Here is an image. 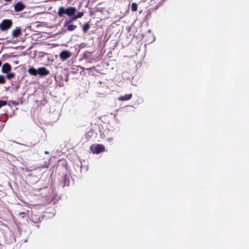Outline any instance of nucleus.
<instances>
[{
  "instance_id": "nucleus-1",
  "label": "nucleus",
  "mask_w": 249,
  "mask_h": 249,
  "mask_svg": "<svg viewBox=\"0 0 249 249\" xmlns=\"http://www.w3.org/2000/svg\"><path fill=\"white\" fill-rule=\"evenodd\" d=\"M76 12V9L74 7H70L67 9L63 6H61L59 8L57 15L59 17H61L65 14L69 17L73 16Z\"/></svg>"
},
{
  "instance_id": "nucleus-2",
  "label": "nucleus",
  "mask_w": 249,
  "mask_h": 249,
  "mask_svg": "<svg viewBox=\"0 0 249 249\" xmlns=\"http://www.w3.org/2000/svg\"><path fill=\"white\" fill-rule=\"evenodd\" d=\"M13 22L11 19H4L0 23V29L2 31H5L11 28Z\"/></svg>"
},
{
  "instance_id": "nucleus-3",
  "label": "nucleus",
  "mask_w": 249,
  "mask_h": 249,
  "mask_svg": "<svg viewBox=\"0 0 249 249\" xmlns=\"http://www.w3.org/2000/svg\"><path fill=\"white\" fill-rule=\"evenodd\" d=\"M90 149L93 154H99L102 152L105 151V147L103 144H98L95 145H91Z\"/></svg>"
},
{
  "instance_id": "nucleus-4",
  "label": "nucleus",
  "mask_w": 249,
  "mask_h": 249,
  "mask_svg": "<svg viewBox=\"0 0 249 249\" xmlns=\"http://www.w3.org/2000/svg\"><path fill=\"white\" fill-rule=\"evenodd\" d=\"M71 55V52L69 51H63L59 54V57L61 60L65 61L68 59Z\"/></svg>"
},
{
  "instance_id": "nucleus-5",
  "label": "nucleus",
  "mask_w": 249,
  "mask_h": 249,
  "mask_svg": "<svg viewBox=\"0 0 249 249\" xmlns=\"http://www.w3.org/2000/svg\"><path fill=\"white\" fill-rule=\"evenodd\" d=\"M50 71L45 67L39 68L37 69V74L41 76H46L49 74Z\"/></svg>"
},
{
  "instance_id": "nucleus-6",
  "label": "nucleus",
  "mask_w": 249,
  "mask_h": 249,
  "mask_svg": "<svg viewBox=\"0 0 249 249\" xmlns=\"http://www.w3.org/2000/svg\"><path fill=\"white\" fill-rule=\"evenodd\" d=\"M25 6L20 1H18L14 6V9L16 12L21 11L25 8Z\"/></svg>"
},
{
  "instance_id": "nucleus-7",
  "label": "nucleus",
  "mask_w": 249,
  "mask_h": 249,
  "mask_svg": "<svg viewBox=\"0 0 249 249\" xmlns=\"http://www.w3.org/2000/svg\"><path fill=\"white\" fill-rule=\"evenodd\" d=\"M12 69L11 66L8 63H4L1 68V71L4 73H7Z\"/></svg>"
},
{
  "instance_id": "nucleus-8",
  "label": "nucleus",
  "mask_w": 249,
  "mask_h": 249,
  "mask_svg": "<svg viewBox=\"0 0 249 249\" xmlns=\"http://www.w3.org/2000/svg\"><path fill=\"white\" fill-rule=\"evenodd\" d=\"M12 35L14 37H18L21 35V28L19 27H16L12 31Z\"/></svg>"
},
{
  "instance_id": "nucleus-9",
  "label": "nucleus",
  "mask_w": 249,
  "mask_h": 249,
  "mask_svg": "<svg viewBox=\"0 0 249 249\" xmlns=\"http://www.w3.org/2000/svg\"><path fill=\"white\" fill-rule=\"evenodd\" d=\"M132 96V94H126L124 96H121L118 97V100L119 101H128L130 100Z\"/></svg>"
},
{
  "instance_id": "nucleus-10",
  "label": "nucleus",
  "mask_w": 249,
  "mask_h": 249,
  "mask_svg": "<svg viewBox=\"0 0 249 249\" xmlns=\"http://www.w3.org/2000/svg\"><path fill=\"white\" fill-rule=\"evenodd\" d=\"M31 219L32 221L35 223H38L40 221V217L36 214H32L31 216Z\"/></svg>"
},
{
  "instance_id": "nucleus-11",
  "label": "nucleus",
  "mask_w": 249,
  "mask_h": 249,
  "mask_svg": "<svg viewBox=\"0 0 249 249\" xmlns=\"http://www.w3.org/2000/svg\"><path fill=\"white\" fill-rule=\"evenodd\" d=\"M28 71L29 73L32 75L36 76L37 74V70H36L33 67L29 68Z\"/></svg>"
},
{
  "instance_id": "nucleus-12",
  "label": "nucleus",
  "mask_w": 249,
  "mask_h": 249,
  "mask_svg": "<svg viewBox=\"0 0 249 249\" xmlns=\"http://www.w3.org/2000/svg\"><path fill=\"white\" fill-rule=\"evenodd\" d=\"M89 28H90V25H89V23L88 22L86 23L83 26V28H82L83 32L84 33H86L89 31Z\"/></svg>"
},
{
  "instance_id": "nucleus-13",
  "label": "nucleus",
  "mask_w": 249,
  "mask_h": 249,
  "mask_svg": "<svg viewBox=\"0 0 249 249\" xmlns=\"http://www.w3.org/2000/svg\"><path fill=\"white\" fill-rule=\"evenodd\" d=\"M138 4L136 2H132L131 5V10L132 12H136L138 9Z\"/></svg>"
},
{
  "instance_id": "nucleus-14",
  "label": "nucleus",
  "mask_w": 249,
  "mask_h": 249,
  "mask_svg": "<svg viewBox=\"0 0 249 249\" xmlns=\"http://www.w3.org/2000/svg\"><path fill=\"white\" fill-rule=\"evenodd\" d=\"M67 30L69 31H73L75 30L77 28V26L73 24H68L67 25Z\"/></svg>"
},
{
  "instance_id": "nucleus-15",
  "label": "nucleus",
  "mask_w": 249,
  "mask_h": 249,
  "mask_svg": "<svg viewBox=\"0 0 249 249\" xmlns=\"http://www.w3.org/2000/svg\"><path fill=\"white\" fill-rule=\"evenodd\" d=\"M76 19V18L75 17V16H73L71 19H70L68 21H66L65 22V26L71 23V22H72L73 21L75 20Z\"/></svg>"
},
{
  "instance_id": "nucleus-16",
  "label": "nucleus",
  "mask_w": 249,
  "mask_h": 249,
  "mask_svg": "<svg viewBox=\"0 0 249 249\" xmlns=\"http://www.w3.org/2000/svg\"><path fill=\"white\" fill-rule=\"evenodd\" d=\"M16 74L14 72H10L8 73L6 77L8 79H11L15 77Z\"/></svg>"
},
{
  "instance_id": "nucleus-17",
  "label": "nucleus",
  "mask_w": 249,
  "mask_h": 249,
  "mask_svg": "<svg viewBox=\"0 0 249 249\" xmlns=\"http://www.w3.org/2000/svg\"><path fill=\"white\" fill-rule=\"evenodd\" d=\"M6 83L4 77L2 75H0V84H3Z\"/></svg>"
},
{
  "instance_id": "nucleus-18",
  "label": "nucleus",
  "mask_w": 249,
  "mask_h": 249,
  "mask_svg": "<svg viewBox=\"0 0 249 249\" xmlns=\"http://www.w3.org/2000/svg\"><path fill=\"white\" fill-rule=\"evenodd\" d=\"M83 15H84V13L83 12H79L77 13V14L74 16L76 18V19H77V18H82L83 17Z\"/></svg>"
},
{
  "instance_id": "nucleus-19",
  "label": "nucleus",
  "mask_w": 249,
  "mask_h": 249,
  "mask_svg": "<svg viewBox=\"0 0 249 249\" xmlns=\"http://www.w3.org/2000/svg\"><path fill=\"white\" fill-rule=\"evenodd\" d=\"M7 103L5 101L0 100V108L4 106H5Z\"/></svg>"
},
{
  "instance_id": "nucleus-20",
  "label": "nucleus",
  "mask_w": 249,
  "mask_h": 249,
  "mask_svg": "<svg viewBox=\"0 0 249 249\" xmlns=\"http://www.w3.org/2000/svg\"><path fill=\"white\" fill-rule=\"evenodd\" d=\"M44 153H45V154H49V152H48V151H45V152H44Z\"/></svg>"
},
{
  "instance_id": "nucleus-21",
  "label": "nucleus",
  "mask_w": 249,
  "mask_h": 249,
  "mask_svg": "<svg viewBox=\"0 0 249 249\" xmlns=\"http://www.w3.org/2000/svg\"><path fill=\"white\" fill-rule=\"evenodd\" d=\"M25 213H19L20 215H23V214H24Z\"/></svg>"
},
{
  "instance_id": "nucleus-22",
  "label": "nucleus",
  "mask_w": 249,
  "mask_h": 249,
  "mask_svg": "<svg viewBox=\"0 0 249 249\" xmlns=\"http://www.w3.org/2000/svg\"><path fill=\"white\" fill-rule=\"evenodd\" d=\"M5 0V1H11L12 0Z\"/></svg>"
}]
</instances>
